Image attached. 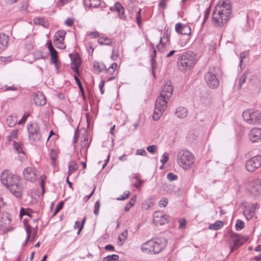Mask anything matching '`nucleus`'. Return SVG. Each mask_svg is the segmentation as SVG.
I'll return each mask as SVG.
<instances>
[{"mask_svg": "<svg viewBox=\"0 0 261 261\" xmlns=\"http://www.w3.org/2000/svg\"><path fill=\"white\" fill-rule=\"evenodd\" d=\"M214 10L212 17L213 23L216 27H221L229 19L232 7L230 0H222L221 5Z\"/></svg>", "mask_w": 261, "mask_h": 261, "instance_id": "f257e3e1", "label": "nucleus"}, {"mask_svg": "<svg viewBox=\"0 0 261 261\" xmlns=\"http://www.w3.org/2000/svg\"><path fill=\"white\" fill-rule=\"evenodd\" d=\"M167 240L164 238L149 240L142 245V250L146 253L158 254L165 247Z\"/></svg>", "mask_w": 261, "mask_h": 261, "instance_id": "f03ea898", "label": "nucleus"}, {"mask_svg": "<svg viewBox=\"0 0 261 261\" xmlns=\"http://www.w3.org/2000/svg\"><path fill=\"white\" fill-rule=\"evenodd\" d=\"M197 61V55L192 51H188L179 57L177 64L179 69L183 71L193 67Z\"/></svg>", "mask_w": 261, "mask_h": 261, "instance_id": "7ed1b4c3", "label": "nucleus"}, {"mask_svg": "<svg viewBox=\"0 0 261 261\" xmlns=\"http://www.w3.org/2000/svg\"><path fill=\"white\" fill-rule=\"evenodd\" d=\"M178 165L185 170L190 169L194 163V155L186 149H182L178 151L177 157Z\"/></svg>", "mask_w": 261, "mask_h": 261, "instance_id": "20e7f679", "label": "nucleus"}, {"mask_svg": "<svg viewBox=\"0 0 261 261\" xmlns=\"http://www.w3.org/2000/svg\"><path fill=\"white\" fill-rule=\"evenodd\" d=\"M244 120L250 125L261 124V113L256 110L247 109L242 114Z\"/></svg>", "mask_w": 261, "mask_h": 261, "instance_id": "39448f33", "label": "nucleus"}, {"mask_svg": "<svg viewBox=\"0 0 261 261\" xmlns=\"http://www.w3.org/2000/svg\"><path fill=\"white\" fill-rule=\"evenodd\" d=\"M28 137L32 143L39 142L42 137L40 127L36 123H30L27 125Z\"/></svg>", "mask_w": 261, "mask_h": 261, "instance_id": "423d86ee", "label": "nucleus"}, {"mask_svg": "<svg viewBox=\"0 0 261 261\" xmlns=\"http://www.w3.org/2000/svg\"><path fill=\"white\" fill-rule=\"evenodd\" d=\"M169 99L160 95L156 100L153 119L155 121L159 119L160 117L165 111Z\"/></svg>", "mask_w": 261, "mask_h": 261, "instance_id": "0eeeda50", "label": "nucleus"}, {"mask_svg": "<svg viewBox=\"0 0 261 261\" xmlns=\"http://www.w3.org/2000/svg\"><path fill=\"white\" fill-rule=\"evenodd\" d=\"M18 180L17 175L12 174L8 170H4L1 174V180L3 185L8 188Z\"/></svg>", "mask_w": 261, "mask_h": 261, "instance_id": "6e6552de", "label": "nucleus"}, {"mask_svg": "<svg viewBox=\"0 0 261 261\" xmlns=\"http://www.w3.org/2000/svg\"><path fill=\"white\" fill-rule=\"evenodd\" d=\"M247 240V238L237 233L231 234L230 241L232 244H230V252H233L235 250L241 247L244 242Z\"/></svg>", "mask_w": 261, "mask_h": 261, "instance_id": "1a4fd4ad", "label": "nucleus"}, {"mask_svg": "<svg viewBox=\"0 0 261 261\" xmlns=\"http://www.w3.org/2000/svg\"><path fill=\"white\" fill-rule=\"evenodd\" d=\"M215 68L211 69L205 74L204 79L207 85L212 88H217L219 84V81L215 75Z\"/></svg>", "mask_w": 261, "mask_h": 261, "instance_id": "9d476101", "label": "nucleus"}, {"mask_svg": "<svg viewBox=\"0 0 261 261\" xmlns=\"http://www.w3.org/2000/svg\"><path fill=\"white\" fill-rule=\"evenodd\" d=\"M261 165V156L255 155L246 161L245 167L247 171L253 172Z\"/></svg>", "mask_w": 261, "mask_h": 261, "instance_id": "9b49d317", "label": "nucleus"}, {"mask_svg": "<svg viewBox=\"0 0 261 261\" xmlns=\"http://www.w3.org/2000/svg\"><path fill=\"white\" fill-rule=\"evenodd\" d=\"M24 188L23 182L18 180L16 183L12 184L8 189L10 192L16 197L19 198L22 196V192Z\"/></svg>", "mask_w": 261, "mask_h": 261, "instance_id": "f8f14e48", "label": "nucleus"}, {"mask_svg": "<svg viewBox=\"0 0 261 261\" xmlns=\"http://www.w3.org/2000/svg\"><path fill=\"white\" fill-rule=\"evenodd\" d=\"M11 223L10 214L3 212L0 214V228L2 230L7 229Z\"/></svg>", "mask_w": 261, "mask_h": 261, "instance_id": "ddd939ff", "label": "nucleus"}, {"mask_svg": "<svg viewBox=\"0 0 261 261\" xmlns=\"http://www.w3.org/2000/svg\"><path fill=\"white\" fill-rule=\"evenodd\" d=\"M169 221V216L161 212H155L153 214V222L156 225H163Z\"/></svg>", "mask_w": 261, "mask_h": 261, "instance_id": "4468645a", "label": "nucleus"}, {"mask_svg": "<svg viewBox=\"0 0 261 261\" xmlns=\"http://www.w3.org/2000/svg\"><path fill=\"white\" fill-rule=\"evenodd\" d=\"M249 190L253 195H258L261 193V181L260 179H256L251 181L249 185Z\"/></svg>", "mask_w": 261, "mask_h": 261, "instance_id": "2eb2a0df", "label": "nucleus"}, {"mask_svg": "<svg viewBox=\"0 0 261 261\" xmlns=\"http://www.w3.org/2000/svg\"><path fill=\"white\" fill-rule=\"evenodd\" d=\"M173 87L170 81H167L165 83L162 91L161 92L160 95L165 98L169 99L172 95Z\"/></svg>", "mask_w": 261, "mask_h": 261, "instance_id": "dca6fc26", "label": "nucleus"}, {"mask_svg": "<svg viewBox=\"0 0 261 261\" xmlns=\"http://www.w3.org/2000/svg\"><path fill=\"white\" fill-rule=\"evenodd\" d=\"M23 175L24 178L31 181L36 180V172L34 168L32 167H27L23 170Z\"/></svg>", "mask_w": 261, "mask_h": 261, "instance_id": "f3484780", "label": "nucleus"}, {"mask_svg": "<svg viewBox=\"0 0 261 261\" xmlns=\"http://www.w3.org/2000/svg\"><path fill=\"white\" fill-rule=\"evenodd\" d=\"M175 29L177 33H180L184 35H189L191 33V30L190 26L179 22L175 24Z\"/></svg>", "mask_w": 261, "mask_h": 261, "instance_id": "a211bd4d", "label": "nucleus"}, {"mask_svg": "<svg viewBox=\"0 0 261 261\" xmlns=\"http://www.w3.org/2000/svg\"><path fill=\"white\" fill-rule=\"evenodd\" d=\"M249 137L252 142H256L261 140V128H253L249 133Z\"/></svg>", "mask_w": 261, "mask_h": 261, "instance_id": "6ab92c4d", "label": "nucleus"}, {"mask_svg": "<svg viewBox=\"0 0 261 261\" xmlns=\"http://www.w3.org/2000/svg\"><path fill=\"white\" fill-rule=\"evenodd\" d=\"M256 205L257 204L255 203L245 206L243 214L247 220H250L253 217Z\"/></svg>", "mask_w": 261, "mask_h": 261, "instance_id": "aec40b11", "label": "nucleus"}, {"mask_svg": "<svg viewBox=\"0 0 261 261\" xmlns=\"http://www.w3.org/2000/svg\"><path fill=\"white\" fill-rule=\"evenodd\" d=\"M34 101L37 106H43L46 102V100L45 96L42 92H37L34 97Z\"/></svg>", "mask_w": 261, "mask_h": 261, "instance_id": "412c9836", "label": "nucleus"}, {"mask_svg": "<svg viewBox=\"0 0 261 261\" xmlns=\"http://www.w3.org/2000/svg\"><path fill=\"white\" fill-rule=\"evenodd\" d=\"M175 114L178 118L183 119L188 116V111L185 107H178L176 110Z\"/></svg>", "mask_w": 261, "mask_h": 261, "instance_id": "4be33fe9", "label": "nucleus"}, {"mask_svg": "<svg viewBox=\"0 0 261 261\" xmlns=\"http://www.w3.org/2000/svg\"><path fill=\"white\" fill-rule=\"evenodd\" d=\"M9 37L4 34L0 33V49H5L8 45Z\"/></svg>", "mask_w": 261, "mask_h": 261, "instance_id": "5701e85b", "label": "nucleus"}, {"mask_svg": "<svg viewBox=\"0 0 261 261\" xmlns=\"http://www.w3.org/2000/svg\"><path fill=\"white\" fill-rule=\"evenodd\" d=\"M66 33L64 30H60L57 32L54 36V41L61 40L64 41Z\"/></svg>", "mask_w": 261, "mask_h": 261, "instance_id": "b1692460", "label": "nucleus"}, {"mask_svg": "<svg viewBox=\"0 0 261 261\" xmlns=\"http://www.w3.org/2000/svg\"><path fill=\"white\" fill-rule=\"evenodd\" d=\"M100 3V0H85V6L89 8H96Z\"/></svg>", "mask_w": 261, "mask_h": 261, "instance_id": "393cba45", "label": "nucleus"}, {"mask_svg": "<svg viewBox=\"0 0 261 261\" xmlns=\"http://www.w3.org/2000/svg\"><path fill=\"white\" fill-rule=\"evenodd\" d=\"M89 147V144L88 143V140L87 138H84L83 141H82L81 144V149L84 150V154L85 156L86 160H87V154L88 151V149Z\"/></svg>", "mask_w": 261, "mask_h": 261, "instance_id": "a878e982", "label": "nucleus"}, {"mask_svg": "<svg viewBox=\"0 0 261 261\" xmlns=\"http://www.w3.org/2000/svg\"><path fill=\"white\" fill-rule=\"evenodd\" d=\"M79 167V165L74 161H71L68 165V174L71 175L75 172Z\"/></svg>", "mask_w": 261, "mask_h": 261, "instance_id": "bb28decb", "label": "nucleus"}, {"mask_svg": "<svg viewBox=\"0 0 261 261\" xmlns=\"http://www.w3.org/2000/svg\"><path fill=\"white\" fill-rule=\"evenodd\" d=\"M93 67L94 71L97 74H99L103 69H106L105 65L99 62L94 63Z\"/></svg>", "mask_w": 261, "mask_h": 261, "instance_id": "cd10ccee", "label": "nucleus"}, {"mask_svg": "<svg viewBox=\"0 0 261 261\" xmlns=\"http://www.w3.org/2000/svg\"><path fill=\"white\" fill-rule=\"evenodd\" d=\"M223 226V223L221 221H217L215 223L209 225L208 228L211 230H218Z\"/></svg>", "mask_w": 261, "mask_h": 261, "instance_id": "c85d7f7f", "label": "nucleus"}, {"mask_svg": "<svg viewBox=\"0 0 261 261\" xmlns=\"http://www.w3.org/2000/svg\"><path fill=\"white\" fill-rule=\"evenodd\" d=\"M17 118L15 116H9L7 119V123L10 127H14L17 123Z\"/></svg>", "mask_w": 261, "mask_h": 261, "instance_id": "c756f323", "label": "nucleus"}, {"mask_svg": "<svg viewBox=\"0 0 261 261\" xmlns=\"http://www.w3.org/2000/svg\"><path fill=\"white\" fill-rule=\"evenodd\" d=\"M98 43L100 45H110L112 44L111 40L108 37H100L98 39Z\"/></svg>", "mask_w": 261, "mask_h": 261, "instance_id": "7c9ffc66", "label": "nucleus"}, {"mask_svg": "<svg viewBox=\"0 0 261 261\" xmlns=\"http://www.w3.org/2000/svg\"><path fill=\"white\" fill-rule=\"evenodd\" d=\"M136 200V196L135 195L132 197L128 203L125 206L124 211L127 212L129 210L130 207L134 205L135 202Z\"/></svg>", "mask_w": 261, "mask_h": 261, "instance_id": "2f4dec72", "label": "nucleus"}, {"mask_svg": "<svg viewBox=\"0 0 261 261\" xmlns=\"http://www.w3.org/2000/svg\"><path fill=\"white\" fill-rule=\"evenodd\" d=\"M33 22L36 24H40L44 27H46L47 25V23L42 18L36 17L34 19Z\"/></svg>", "mask_w": 261, "mask_h": 261, "instance_id": "473e14b6", "label": "nucleus"}, {"mask_svg": "<svg viewBox=\"0 0 261 261\" xmlns=\"http://www.w3.org/2000/svg\"><path fill=\"white\" fill-rule=\"evenodd\" d=\"M248 74V71H245L243 73V74L240 77L239 83L240 89L241 88L242 85L246 82Z\"/></svg>", "mask_w": 261, "mask_h": 261, "instance_id": "72a5a7b5", "label": "nucleus"}, {"mask_svg": "<svg viewBox=\"0 0 261 261\" xmlns=\"http://www.w3.org/2000/svg\"><path fill=\"white\" fill-rule=\"evenodd\" d=\"M14 146L15 149L17 152V153H24L23 149H22V144L21 142H14Z\"/></svg>", "mask_w": 261, "mask_h": 261, "instance_id": "f704fd0d", "label": "nucleus"}, {"mask_svg": "<svg viewBox=\"0 0 261 261\" xmlns=\"http://www.w3.org/2000/svg\"><path fill=\"white\" fill-rule=\"evenodd\" d=\"M133 179L136 180V181L134 183V186L137 189L140 188L144 183V180L139 179L138 176H134Z\"/></svg>", "mask_w": 261, "mask_h": 261, "instance_id": "c9c22d12", "label": "nucleus"}, {"mask_svg": "<svg viewBox=\"0 0 261 261\" xmlns=\"http://www.w3.org/2000/svg\"><path fill=\"white\" fill-rule=\"evenodd\" d=\"M119 258V256L117 254H112L107 256L104 257L103 261H112V260H117Z\"/></svg>", "mask_w": 261, "mask_h": 261, "instance_id": "e433bc0d", "label": "nucleus"}, {"mask_svg": "<svg viewBox=\"0 0 261 261\" xmlns=\"http://www.w3.org/2000/svg\"><path fill=\"white\" fill-rule=\"evenodd\" d=\"M124 9L123 6L119 3H116L113 7L111 8V10H115L118 13H120Z\"/></svg>", "mask_w": 261, "mask_h": 261, "instance_id": "4c0bfd02", "label": "nucleus"}, {"mask_svg": "<svg viewBox=\"0 0 261 261\" xmlns=\"http://www.w3.org/2000/svg\"><path fill=\"white\" fill-rule=\"evenodd\" d=\"M245 227V223L241 220H238L236 224V229L240 230Z\"/></svg>", "mask_w": 261, "mask_h": 261, "instance_id": "58836bf2", "label": "nucleus"}, {"mask_svg": "<svg viewBox=\"0 0 261 261\" xmlns=\"http://www.w3.org/2000/svg\"><path fill=\"white\" fill-rule=\"evenodd\" d=\"M166 28L164 29V36L163 37H161L160 40V43H162L163 40H166V42H169L170 40V35L168 33H166Z\"/></svg>", "mask_w": 261, "mask_h": 261, "instance_id": "ea45409f", "label": "nucleus"}, {"mask_svg": "<svg viewBox=\"0 0 261 261\" xmlns=\"http://www.w3.org/2000/svg\"><path fill=\"white\" fill-rule=\"evenodd\" d=\"M127 236V230H124L123 232L121 233V236L118 237V240L121 242V244H122L124 243V240L126 239Z\"/></svg>", "mask_w": 261, "mask_h": 261, "instance_id": "a19ab883", "label": "nucleus"}, {"mask_svg": "<svg viewBox=\"0 0 261 261\" xmlns=\"http://www.w3.org/2000/svg\"><path fill=\"white\" fill-rule=\"evenodd\" d=\"M69 55L71 58V64L76 65H78V66L80 65V64H81L80 60L77 57L72 58V55L71 54H70Z\"/></svg>", "mask_w": 261, "mask_h": 261, "instance_id": "79ce46f5", "label": "nucleus"}, {"mask_svg": "<svg viewBox=\"0 0 261 261\" xmlns=\"http://www.w3.org/2000/svg\"><path fill=\"white\" fill-rule=\"evenodd\" d=\"M146 150L151 154H154L157 152V147L155 145L148 146Z\"/></svg>", "mask_w": 261, "mask_h": 261, "instance_id": "37998d69", "label": "nucleus"}, {"mask_svg": "<svg viewBox=\"0 0 261 261\" xmlns=\"http://www.w3.org/2000/svg\"><path fill=\"white\" fill-rule=\"evenodd\" d=\"M117 67V63H113L110 67H109L108 69H106L107 72L108 73L112 74L114 72Z\"/></svg>", "mask_w": 261, "mask_h": 261, "instance_id": "c03bdc74", "label": "nucleus"}, {"mask_svg": "<svg viewBox=\"0 0 261 261\" xmlns=\"http://www.w3.org/2000/svg\"><path fill=\"white\" fill-rule=\"evenodd\" d=\"M169 159V154L168 153L165 152L162 155V159H161V162L163 164V166L167 163Z\"/></svg>", "mask_w": 261, "mask_h": 261, "instance_id": "a18cd8bd", "label": "nucleus"}, {"mask_svg": "<svg viewBox=\"0 0 261 261\" xmlns=\"http://www.w3.org/2000/svg\"><path fill=\"white\" fill-rule=\"evenodd\" d=\"M54 43L56 46L58 48L64 49L66 47V46L64 45V41H61V40L54 41Z\"/></svg>", "mask_w": 261, "mask_h": 261, "instance_id": "49530a36", "label": "nucleus"}, {"mask_svg": "<svg viewBox=\"0 0 261 261\" xmlns=\"http://www.w3.org/2000/svg\"><path fill=\"white\" fill-rule=\"evenodd\" d=\"M177 175L172 172H169L167 175V179L170 181H173L177 179Z\"/></svg>", "mask_w": 261, "mask_h": 261, "instance_id": "de8ad7c7", "label": "nucleus"}, {"mask_svg": "<svg viewBox=\"0 0 261 261\" xmlns=\"http://www.w3.org/2000/svg\"><path fill=\"white\" fill-rule=\"evenodd\" d=\"M100 206V203L99 201H97L95 203L94 205V214L97 216L99 214V210Z\"/></svg>", "mask_w": 261, "mask_h": 261, "instance_id": "09e8293b", "label": "nucleus"}, {"mask_svg": "<svg viewBox=\"0 0 261 261\" xmlns=\"http://www.w3.org/2000/svg\"><path fill=\"white\" fill-rule=\"evenodd\" d=\"M26 231L27 233V237L25 240V244H26L29 241L30 238V235L31 233V226L30 225H28L26 227Z\"/></svg>", "mask_w": 261, "mask_h": 261, "instance_id": "8fccbe9b", "label": "nucleus"}, {"mask_svg": "<svg viewBox=\"0 0 261 261\" xmlns=\"http://www.w3.org/2000/svg\"><path fill=\"white\" fill-rule=\"evenodd\" d=\"M179 228H185L186 225V220L185 219H180L178 220Z\"/></svg>", "mask_w": 261, "mask_h": 261, "instance_id": "3c124183", "label": "nucleus"}, {"mask_svg": "<svg viewBox=\"0 0 261 261\" xmlns=\"http://www.w3.org/2000/svg\"><path fill=\"white\" fill-rule=\"evenodd\" d=\"M129 192L128 191H125L123 194L117 198L118 200H124L127 198L129 195Z\"/></svg>", "mask_w": 261, "mask_h": 261, "instance_id": "603ef678", "label": "nucleus"}, {"mask_svg": "<svg viewBox=\"0 0 261 261\" xmlns=\"http://www.w3.org/2000/svg\"><path fill=\"white\" fill-rule=\"evenodd\" d=\"M151 68L152 73L154 75V70L156 68V62L155 59H151Z\"/></svg>", "mask_w": 261, "mask_h": 261, "instance_id": "864d4df0", "label": "nucleus"}, {"mask_svg": "<svg viewBox=\"0 0 261 261\" xmlns=\"http://www.w3.org/2000/svg\"><path fill=\"white\" fill-rule=\"evenodd\" d=\"M248 52H246V51L242 52L240 54V64L241 66L242 63H243V59L246 58V57L248 56Z\"/></svg>", "mask_w": 261, "mask_h": 261, "instance_id": "5fc2aeb1", "label": "nucleus"}, {"mask_svg": "<svg viewBox=\"0 0 261 261\" xmlns=\"http://www.w3.org/2000/svg\"><path fill=\"white\" fill-rule=\"evenodd\" d=\"M63 202L61 201L58 205L57 206L55 211L54 212V215H56L57 213H58L62 208L63 206Z\"/></svg>", "mask_w": 261, "mask_h": 261, "instance_id": "6e6d98bb", "label": "nucleus"}, {"mask_svg": "<svg viewBox=\"0 0 261 261\" xmlns=\"http://www.w3.org/2000/svg\"><path fill=\"white\" fill-rule=\"evenodd\" d=\"M168 202V199L166 198H163L160 201V205L161 206L165 207Z\"/></svg>", "mask_w": 261, "mask_h": 261, "instance_id": "4d7b16f0", "label": "nucleus"}, {"mask_svg": "<svg viewBox=\"0 0 261 261\" xmlns=\"http://www.w3.org/2000/svg\"><path fill=\"white\" fill-rule=\"evenodd\" d=\"M34 58L35 60H39L40 59H44L43 55L39 51H36L34 54Z\"/></svg>", "mask_w": 261, "mask_h": 261, "instance_id": "13d9d810", "label": "nucleus"}, {"mask_svg": "<svg viewBox=\"0 0 261 261\" xmlns=\"http://www.w3.org/2000/svg\"><path fill=\"white\" fill-rule=\"evenodd\" d=\"M141 10L140 9L138 11L136 16L137 22L139 25H140L141 23Z\"/></svg>", "mask_w": 261, "mask_h": 261, "instance_id": "bf43d9fd", "label": "nucleus"}, {"mask_svg": "<svg viewBox=\"0 0 261 261\" xmlns=\"http://www.w3.org/2000/svg\"><path fill=\"white\" fill-rule=\"evenodd\" d=\"M45 178H46V177L44 175H42L40 177V186L42 187L43 192L44 190V184H45Z\"/></svg>", "mask_w": 261, "mask_h": 261, "instance_id": "052dcab7", "label": "nucleus"}, {"mask_svg": "<svg viewBox=\"0 0 261 261\" xmlns=\"http://www.w3.org/2000/svg\"><path fill=\"white\" fill-rule=\"evenodd\" d=\"M136 155H146L147 153L145 149H137L136 152Z\"/></svg>", "mask_w": 261, "mask_h": 261, "instance_id": "680f3d73", "label": "nucleus"}, {"mask_svg": "<svg viewBox=\"0 0 261 261\" xmlns=\"http://www.w3.org/2000/svg\"><path fill=\"white\" fill-rule=\"evenodd\" d=\"M51 56V62L54 64H57L58 62V55H52Z\"/></svg>", "mask_w": 261, "mask_h": 261, "instance_id": "e2e57ef3", "label": "nucleus"}, {"mask_svg": "<svg viewBox=\"0 0 261 261\" xmlns=\"http://www.w3.org/2000/svg\"><path fill=\"white\" fill-rule=\"evenodd\" d=\"M65 23L67 25L70 27L73 23V19L71 18H68L65 20Z\"/></svg>", "mask_w": 261, "mask_h": 261, "instance_id": "0e129e2a", "label": "nucleus"}, {"mask_svg": "<svg viewBox=\"0 0 261 261\" xmlns=\"http://www.w3.org/2000/svg\"><path fill=\"white\" fill-rule=\"evenodd\" d=\"M79 67L80 66L72 64H71V69L73 70L74 72H75L77 74L79 73Z\"/></svg>", "mask_w": 261, "mask_h": 261, "instance_id": "69168bd1", "label": "nucleus"}, {"mask_svg": "<svg viewBox=\"0 0 261 261\" xmlns=\"http://www.w3.org/2000/svg\"><path fill=\"white\" fill-rule=\"evenodd\" d=\"M83 155H85L84 154V150L80 149V151H77L76 153V156L79 160L80 159L81 156H82Z\"/></svg>", "mask_w": 261, "mask_h": 261, "instance_id": "338daca9", "label": "nucleus"}, {"mask_svg": "<svg viewBox=\"0 0 261 261\" xmlns=\"http://www.w3.org/2000/svg\"><path fill=\"white\" fill-rule=\"evenodd\" d=\"M89 35L91 36L92 37L95 38H97L99 36V34L98 32H91Z\"/></svg>", "mask_w": 261, "mask_h": 261, "instance_id": "774afa93", "label": "nucleus"}]
</instances>
